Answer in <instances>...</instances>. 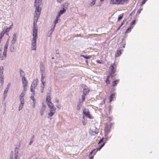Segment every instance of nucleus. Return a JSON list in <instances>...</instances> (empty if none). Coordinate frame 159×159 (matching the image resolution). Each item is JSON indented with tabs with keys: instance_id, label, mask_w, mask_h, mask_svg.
Here are the masks:
<instances>
[{
	"instance_id": "f257e3e1",
	"label": "nucleus",
	"mask_w": 159,
	"mask_h": 159,
	"mask_svg": "<svg viewBox=\"0 0 159 159\" xmlns=\"http://www.w3.org/2000/svg\"><path fill=\"white\" fill-rule=\"evenodd\" d=\"M35 23L33 22V26L32 30L33 38L31 40V48L32 50H35L36 48V40L38 38V28L35 26Z\"/></svg>"
},
{
	"instance_id": "f03ea898",
	"label": "nucleus",
	"mask_w": 159,
	"mask_h": 159,
	"mask_svg": "<svg viewBox=\"0 0 159 159\" xmlns=\"http://www.w3.org/2000/svg\"><path fill=\"white\" fill-rule=\"evenodd\" d=\"M109 69L111 72L110 74L109 75L107 76L106 80H109L110 78L112 79L113 77L116 69V65L114 63L111 64Z\"/></svg>"
},
{
	"instance_id": "7ed1b4c3",
	"label": "nucleus",
	"mask_w": 159,
	"mask_h": 159,
	"mask_svg": "<svg viewBox=\"0 0 159 159\" xmlns=\"http://www.w3.org/2000/svg\"><path fill=\"white\" fill-rule=\"evenodd\" d=\"M129 0H111L110 4L112 5L114 4H124L127 3Z\"/></svg>"
},
{
	"instance_id": "20e7f679",
	"label": "nucleus",
	"mask_w": 159,
	"mask_h": 159,
	"mask_svg": "<svg viewBox=\"0 0 159 159\" xmlns=\"http://www.w3.org/2000/svg\"><path fill=\"white\" fill-rule=\"evenodd\" d=\"M40 68L42 75L41 80H43L45 77V70L43 63L42 62L40 63Z\"/></svg>"
},
{
	"instance_id": "39448f33",
	"label": "nucleus",
	"mask_w": 159,
	"mask_h": 159,
	"mask_svg": "<svg viewBox=\"0 0 159 159\" xmlns=\"http://www.w3.org/2000/svg\"><path fill=\"white\" fill-rule=\"evenodd\" d=\"M42 2V0H35L34 4L35 10H38L39 11H41V8L39 6Z\"/></svg>"
},
{
	"instance_id": "423d86ee",
	"label": "nucleus",
	"mask_w": 159,
	"mask_h": 159,
	"mask_svg": "<svg viewBox=\"0 0 159 159\" xmlns=\"http://www.w3.org/2000/svg\"><path fill=\"white\" fill-rule=\"evenodd\" d=\"M41 11L38 10H35L34 17V22L36 23L40 14Z\"/></svg>"
},
{
	"instance_id": "0eeeda50",
	"label": "nucleus",
	"mask_w": 159,
	"mask_h": 159,
	"mask_svg": "<svg viewBox=\"0 0 159 159\" xmlns=\"http://www.w3.org/2000/svg\"><path fill=\"white\" fill-rule=\"evenodd\" d=\"M83 114L89 119H92L91 115L90 114L89 111L88 109L86 108H84L83 110Z\"/></svg>"
},
{
	"instance_id": "6e6552de",
	"label": "nucleus",
	"mask_w": 159,
	"mask_h": 159,
	"mask_svg": "<svg viewBox=\"0 0 159 159\" xmlns=\"http://www.w3.org/2000/svg\"><path fill=\"white\" fill-rule=\"evenodd\" d=\"M22 84L23 87V91L25 92L27 88L28 82L27 80H22Z\"/></svg>"
},
{
	"instance_id": "1a4fd4ad",
	"label": "nucleus",
	"mask_w": 159,
	"mask_h": 159,
	"mask_svg": "<svg viewBox=\"0 0 159 159\" xmlns=\"http://www.w3.org/2000/svg\"><path fill=\"white\" fill-rule=\"evenodd\" d=\"M19 73L20 77H21V80H26L25 77V74L24 71L20 68L19 69Z\"/></svg>"
},
{
	"instance_id": "9d476101",
	"label": "nucleus",
	"mask_w": 159,
	"mask_h": 159,
	"mask_svg": "<svg viewBox=\"0 0 159 159\" xmlns=\"http://www.w3.org/2000/svg\"><path fill=\"white\" fill-rule=\"evenodd\" d=\"M48 107L50 108V111L51 112H55L56 109L54 107V105L52 104V105H51L50 104H48Z\"/></svg>"
},
{
	"instance_id": "9b49d317",
	"label": "nucleus",
	"mask_w": 159,
	"mask_h": 159,
	"mask_svg": "<svg viewBox=\"0 0 159 159\" xmlns=\"http://www.w3.org/2000/svg\"><path fill=\"white\" fill-rule=\"evenodd\" d=\"M46 101L48 105V104L52 105V103L51 102V97L50 96L47 95V96Z\"/></svg>"
},
{
	"instance_id": "f8f14e48",
	"label": "nucleus",
	"mask_w": 159,
	"mask_h": 159,
	"mask_svg": "<svg viewBox=\"0 0 159 159\" xmlns=\"http://www.w3.org/2000/svg\"><path fill=\"white\" fill-rule=\"evenodd\" d=\"M25 92L23 91V92H22L20 95L19 97L20 101H25L24 97L25 95Z\"/></svg>"
},
{
	"instance_id": "ddd939ff",
	"label": "nucleus",
	"mask_w": 159,
	"mask_h": 159,
	"mask_svg": "<svg viewBox=\"0 0 159 159\" xmlns=\"http://www.w3.org/2000/svg\"><path fill=\"white\" fill-rule=\"evenodd\" d=\"M3 68L2 66L0 67V80H2L3 78Z\"/></svg>"
},
{
	"instance_id": "4468645a",
	"label": "nucleus",
	"mask_w": 159,
	"mask_h": 159,
	"mask_svg": "<svg viewBox=\"0 0 159 159\" xmlns=\"http://www.w3.org/2000/svg\"><path fill=\"white\" fill-rule=\"evenodd\" d=\"M115 94L116 93H113L109 96V100L110 102H111L112 101H113V99L115 97Z\"/></svg>"
},
{
	"instance_id": "2eb2a0df",
	"label": "nucleus",
	"mask_w": 159,
	"mask_h": 159,
	"mask_svg": "<svg viewBox=\"0 0 159 159\" xmlns=\"http://www.w3.org/2000/svg\"><path fill=\"white\" fill-rule=\"evenodd\" d=\"M20 103L19 105V111H20L21 110L23 107L25 103V101H20Z\"/></svg>"
},
{
	"instance_id": "dca6fc26",
	"label": "nucleus",
	"mask_w": 159,
	"mask_h": 159,
	"mask_svg": "<svg viewBox=\"0 0 159 159\" xmlns=\"http://www.w3.org/2000/svg\"><path fill=\"white\" fill-rule=\"evenodd\" d=\"M38 80H34L33 82L32 83L31 87V88H33L34 89H35L37 85V81Z\"/></svg>"
},
{
	"instance_id": "f3484780",
	"label": "nucleus",
	"mask_w": 159,
	"mask_h": 159,
	"mask_svg": "<svg viewBox=\"0 0 159 159\" xmlns=\"http://www.w3.org/2000/svg\"><path fill=\"white\" fill-rule=\"evenodd\" d=\"M66 11V10L62 8V9L61 10L59 11V14L57 16H58L60 17L61 15L63 14Z\"/></svg>"
},
{
	"instance_id": "a211bd4d",
	"label": "nucleus",
	"mask_w": 159,
	"mask_h": 159,
	"mask_svg": "<svg viewBox=\"0 0 159 159\" xmlns=\"http://www.w3.org/2000/svg\"><path fill=\"white\" fill-rule=\"evenodd\" d=\"M15 44H10L9 49L10 51L11 52H14L15 51Z\"/></svg>"
},
{
	"instance_id": "6ab92c4d",
	"label": "nucleus",
	"mask_w": 159,
	"mask_h": 159,
	"mask_svg": "<svg viewBox=\"0 0 159 159\" xmlns=\"http://www.w3.org/2000/svg\"><path fill=\"white\" fill-rule=\"evenodd\" d=\"M98 133V131L96 130L95 131L90 129L89 131V134L92 135H94Z\"/></svg>"
},
{
	"instance_id": "aec40b11",
	"label": "nucleus",
	"mask_w": 159,
	"mask_h": 159,
	"mask_svg": "<svg viewBox=\"0 0 159 159\" xmlns=\"http://www.w3.org/2000/svg\"><path fill=\"white\" fill-rule=\"evenodd\" d=\"M8 90V89H5L4 91L3 94V96H4V98H3V100L2 101L3 102L4 101L5 102V100L7 97V92Z\"/></svg>"
},
{
	"instance_id": "412c9836",
	"label": "nucleus",
	"mask_w": 159,
	"mask_h": 159,
	"mask_svg": "<svg viewBox=\"0 0 159 159\" xmlns=\"http://www.w3.org/2000/svg\"><path fill=\"white\" fill-rule=\"evenodd\" d=\"M81 87L83 89V91H86V90L89 89L88 87L85 84H82L81 85Z\"/></svg>"
},
{
	"instance_id": "4be33fe9",
	"label": "nucleus",
	"mask_w": 159,
	"mask_h": 159,
	"mask_svg": "<svg viewBox=\"0 0 159 159\" xmlns=\"http://www.w3.org/2000/svg\"><path fill=\"white\" fill-rule=\"evenodd\" d=\"M7 51H4L2 56L1 57V60H3L5 59L7 56Z\"/></svg>"
},
{
	"instance_id": "5701e85b",
	"label": "nucleus",
	"mask_w": 159,
	"mask_h": 159,
	"mask_svg": "<svg viewBox=\"0 0 159 159\" xmlns=\"http://www.w3.org/2000/svg\"><path fill=\"white\" fill-rule=\"evenodd\" d=\"M123 50H117V51L116 53L115 54V57H118L119 56H120L121 53V51Z\"/></svg>"
},
{
	"instance_id": "b1692460",
	"label": "nucleus",
	"mask_w": 159,
	"mask_h": 159,
	"mask_svg": "<svg viewBox=\"0 0 159 159\" xmlns=\"http://www.w3.org/2000/svg\"><path fill=\"white\" fill-rule=\"evenodd\" d=\"M119 80H114L112 82V87H114L119 82Z\"/></svg>"
},
{
	"instance_id": "393cba45",
	"label": "nucleus",
	"mask_w": 159,
	"mask_h": 159,
	"mask_svg": "<svg viewBox=\"0 0 159 159\" xmlns=\"http://www.w3.org/2000/svg\"><path fill=\"white\" fill-rule=\"evenodd\" d=\"M60 17V16H57L55 20L54 21V25H56V24L58 22V21L60 20L59 19V18Z\"/></svg>"
},
{
	"instance_id": "a878e982",
	"label": "nucleus",
	"mask_w": 159,
	"mask_h": 159,
	"mask_svg": "<svg viewBox=\"0 0 159 159\" xmlns=\"http://www.w3.org/2000/svg\"><path fill=\"white\" fill-rule=\"evenodd\" d=\"M69 4L68 3H65L62 6H63V8H64L65 10H66L67 8V7L68 6Z\"/></svg>"
},
{
	"instance_id": "bb28decb",
	"label": "nucleus",
	"mask_w": 159,
	"mask_h": 159,
	"mask_svg": "<svg viewBox=\"0 0 159 159\" xmlns=\"http://www.w3.org/2000/svg\"><path fill=\"white\" fill-rule=\"evenodd\" d=\"M10 29H9V28H8L7 26H5L4 27V31L6 33V32H8L10 30Z\"/></svg>"
},
{
	"instance_id": "cd10ccee",
	"label": "nucleus",
	"mask_w": 159,
	"mask_h": 159,
	"mask_svg": "<svg viewBox=\"0 0 159 159\" xmlns=\"http://www.w3.org/2000/svg\"><path fill=\"white\" fill-rule=\"evenodd\" d=\"M90 92V90L88 89L86 90V91H83L82 93L84 95H87L88 94H89Z\"/></svg>"
},
{
	"instance_id": "c85d7f7f",
	"label": "nucleus",
	"mask_w": 159,
	"mask_h": 159,
	"mask_svg": "<svg viewBox=\"0 0 159 159\" xmlns=\"http://www.w3.org/2000/svg\"><path fill=\"white\" fill-rule=\"evenodd\" d=\"M56 25H52L51 27L50 30V32L51 33H52L53 31H54V28L55 27Z\"/></svg>"
},
{
	"instance_id": "c756f323",
	"label": "nucleus",
	"mask_w": 159,
	"mask_h": 159,
	"mask_svg": "<svg viewBox=\"0 0 159 159\" xmlns=\"http://www.w3.org/2000/svg\"><path fill=\"white\" fill-rule=\"evenodd\" d=\"M35 96V93H32L31 94V96L30 97V98L31 100H32L34 101H35V100L34 98V96Z\"/></svg>"
},
{
	"instance_id": "7c9ffc66",
	"label": "nucleus",
	"mask_w": 159,
	"mask_h": 159,
	"mask_svg": "<svg viewBox=\"0 0 159 159\" xmlns=\"http://www.w3.org/2000/svg\"><path fill=\"white\" fill-rule=\"evenodd\" d=\"M123 14H120L119 16H118L117 21H119L121 20L123 18Z\"/></svg>"
},
{
	"instance_id": "2f4dec72",
	"label": "nucleus",
	"mask_w": 159,
	"mask_h": 159,
	"mask_svg": "<svg viewBox=\"0 0 159 159\" xmlns=\"http://www.w3.org/2000/svg\"><path fill=\"white\" fill-rule=\"evenodd\" d=\"M8 47V43L7 41L6 45L4 46V51H7V49Z\"/></svg>"
},
{
	"instance_id": "473e14b6",
	"label": "nucleus",
	"mask_w": 159,
	"mask_h": 159,
	"mask_svg": "<svg viewBox=\"0 0 159 159\" xmlns=\"http://www.w3.org/2000/svg\"><path fill=\"white\" fill-rule=\"evenodd\" d=\"M44 107L43 108H41L40 110V113L41 116H42L44 113V111H45Z\"/></svg>"
},
{
	"instance_id": "72a5a7b5",
	"label": "nucleus",
	"mask_w": 159,
	"mask_h": 159,
	"mask_svg": "<svg viewBox=\"0 0 159 159\" xmlns=\"http://www.w3.org/2000/svg\"><path fill=\"white\" fill-rule=\"evenodd\" d=\"M81 56L84 57L85 59H90L91 57V56L90 55H82Z\"/></svg>"
},
{
	"instance_id": "f704fd0d",
	"label": "nucleus",
	"mask_w": 159,
	"mask_h": 159,
	"mask_svg": "<svg viewBox=\"0 0 159 159\" xmlns=\"http://www.w3.org/2000/svg\"><path fill=\"white\" fill-rule=\"evenodd\" d=\"M96 1V0H92V2L91 3H90L89 5L91 7L93 6L95 4Z\"/></svg>"
},
{
	"instance_id": "c9c22d12",
	"label": "nucleus",
	"mask_w": 159,
	"mask_h": 159,
	"mask_svg": "<svg viewBox=\"0 0 159 159\" xmlns=\"http://www.w3.org/2000/svg\"><path fill=\"white\" fill-rule=\"evenodd\" d=\"M18 152L19 151L18 150H15V157H17L18 156Z\"/></svg>"
},
{
	"instance_id": "e433bc0d",
	"label": "nucleus",
	"mask_w": 159,
	"mask_h": 159,
	"mask_svg": "<svg viewBox=\"0 0 159 159\" xmlns=\"http://www.w3.org/2000/svg\"><path fill=\"white\" fill-rule=\"evenodd\" d=\"M43 80H41L43 85L42 86L41 92H43V91L44 88V84L45 82L43 81Z\"/></svg>"
},
{
	"instance_id": "4c0bfd02",
	"label": "nucleus",
	"mask_w": 159,
	"mask_h": 159,
	"mask_svg": "<svg viewBox=\"0 0 159 159\" xmlns=\"http://www.w3.org/2000/svg\"><path fill=\"white\" fill-rule=\"evenodd\" d=\"M82 106V105L78 103V104L77 105V109L78 110H80Z\"/></svg>"
},
{
	"instance_id": "58836bf2",
	"label": "nucleus",
	"mask_w": 159,
	"mask_h": 159,
	"mask_svg": "<svg viewBox=\"0 0 159 159\" xmlns=\"http://www.w3.org/2000/svg\"><path fill=\"white\" fill-rule=\"evenodd\" d=\"M54 113L55 112H53L50 111V112L48 113V115L49 116L52 117L53 116Z\"/></svg>"
},
{
	"instance_id": "ea45409f",
	"label": "nucleus",
	"mask_w": 159,
	"mask_h": 159,
	"mask_svg": "<svg viewBox=\"0 0 159 159\" xmlns=\"http://www.w3.org/2000/svg\"><path fill=\"white\" fill-rule=\"evenodd\" d=\"M5 33H6L4 31V30H3V31L0 34V37L2 39Z\"/></svg>"
},
{
	"instance_id": "a19ab883",
	"label": "nucleus",
	"mask_w": 159,
	"mask_h": 159,
	"mask_svg": "<svg viewBox=\"0 0 159 159\" xmlns=\"http://www.w3.org/2000/svg\"><path fill=\"white\" fill-rule=\"evenodd\" d=\"M13 40H16V33H14L12 38Z\"/></svg>"
},
{
	"instance_id": "79ce46f5",
	"label": "nucleus",
	"mask_w": 159,
	"mask_h": 159,
	"mask_svg": "<svg viewBox=\"0 0 159 159\" xmlns=\"http://www.w3.org/2000/svg\"><path fill=\"white\" fill-rule=\"evenodd\" d=\"M132 27H130L129 28H128L126 31L125 33H128L129 32H130V31L131 30L132 28Z\"/></svg>"
},
{
	"instance_id": "37998d69",
	"label": "nucleus",
	"mask_w": 159,
	"mask_h": 159,
	"mask_svg": "<svg viewBox=\"0 0 159 159\" xmlns=\"http://www.w3.org/2000/svg\"><path fill=\"white\" fill-rule=\"evenodd\" d=\"M4 83L3 80H0V88L2 87V84Z\"/></svg>"
},
{
	"instance_id": "c03bdc74",
	"label": "nucleus",
	"mask_w": 159,
	"mask_h": 159,
	"mask_svg": "<svg viewBox=\"0 0 159 159\" xmlns=\"http://www.w3.org/2000/svg\"><path fill=\"white\" fill-rule=\"evenodd\" d=\"M147 0H142V2L141 3V5L142 6L143 5L145 2L147 1Z\"/></svg>"
},
{
	"instance_id": "a18cd8bd",
	"label": "nucleus",
	"mask_w": 159,
	"mask_h": 159,
	"mask_svg": "<svg viewBox=\"0 0 159 159\" xmlns=\"http://www.w3.org/2000/svg\"><path fill=\"white\" fill-rule=\"evenodd\" d=\"M16 40L12 39L11 41V44H15Z\"/></svg>"
},
{
	"instance_id": "49530a36",
	"label": "nucleus",
	"mask_w": 159,
	"mask_h": 159,
	"mask_svg": "<svg viewBox=\"0 0 159 159\" xmlns=\"http://www.w3.org/2000/svg\"><path fill=\"white\" fill-rule=\"evenodd\" d=\"M86 95H84V94H83L82 95V100L83 101H84L85 100V96H86Z\"/></svg>"
},
{
	"instance_id": "de8ad7c7",
	"label": "nucleus",
	"mask_w": 159,
	"mask_h": 159,
	"mask_svg": "<svg viewBox=\"0 0 159 159\" xmlns=\"http://www.w3.org/2000/svg\"><path fill=\"white\" fill-rule=\"evenodd\" d=\"M136 20H134L133 21L130 23V25H134L135 23Z\"/></svg>"
},
{
	"instance_id": "09e8293b",
	"label": "nucleus",
	"mask_w": 159,
	"mask_h": 159,
	"mask_svg": "<svg viewBox=\"0 0 159 159\" xmlns=\"http://www.w3.org/2000/svg\"><path fill=\"white\" fill-rule=\"evenodd\" d=\"M10 86H11V83H8L7 86V87L6 89H9V88H10Z\"/></svg>"
},
{
	"instance_id": "8fccbe9b",
	"label": "nucleus",
	"mask_w": 159,
	"mask_h": 159,
	"mask_svg": "<svg viewBox=\"0 0 159 159\" xmlns=\"http://www.w3.org/2000/svg\"><path fill=\"white\" fill-rule=\"evenodd\" d=\"M111 136H110V137H105V140L106 142H107V141H108L109 139H110V138H111Z\"/></svg>"
},
{
	"instance_id": "3c124183",
	"label": "nucleus",
	"mask_w": 159,
	"mask_h": 159,
	"mask_svg": "<svg viewBox=\"0 0 159 159\" xmlns=\"http://www.w3.org/2000/svg\"><path fill=\"white\" fill-rule=\"evenodd\" d=\"M104 139V138H102V139H101L98 142V144H100L102 142H103V139Z\"/></svg>"
},
{
	"instance_id": "603ef678",
	"label": "nucleus",
	"mask_w": 159,
	"mask_h": 159,
	"mask_svg": "<svg viewBox=\"0 0 159 159\" xmlns=\"http://www.w3.org/2000/svg\"><path fill=\"white\" fill-rule=\"evenodd\" d=\"M96 62L97 63L101 64L102 63V60H98L96 61Z\"/></svg>"
},
{
	"instance_id": "864d4df0",
	"label": "nucleus",
	"mask_w": 159,
	"mask_h": 159,
	"mask_svg": "<svg viewBox=\"0 0 159 159\" xmlns=\"http://www.w3.org/2000/svg\"><path fill=\"white\" fill-rule=\"evenodd\" d=\"M34 88H31H31H30V91L31 92L33 93H35V91H34Z\"/></svg>"
},
{
	"instance_id": "5fc2aeb1",
	"label": "nucleus",
	"mask_w": 159,
	"mask_h": 159,
	"mask_svg": "<svg viewBox=\"0 0 159 159\" xmlns=\"http://www.w3.org/2000/svg\"><path fill=\"white\" fill-rule=\"evenodd\" d=\"M106 142H104L100 147L102 148L105 145Z\"/></svg>"
},
{
	"instance_id": "6e6d98bb",
	"label": "nucleus",
	"mask_w": 159,
	"mask_h": 159,
	"mask_svg": "<svg viewBox=\"0 0 159 159\" xmlns=\"http://www.w3.org/2000/svg\"><path fill=\"white\" fill-rule=\"evenodd\" d=\"M106 142H104L100 147L102 148L105 145Z\"/></svg>"
},
{
	"instance_id": "4d7b16f0",
	"label": "nucleus",
	"mask_w": 159,
	"mask_h": 159,
	"mask_svg": "<svg viewBox=\"0 0 159 159\" xmlns=\"http://www.w3.org/2000/svg\"><path fill=\"white\" fill-rule=\"evenodd\" d=\"M106 142H104L100 147L102 148L105 145Z\"/></svg>"
},
{
	"instance_id": "13d9d810",
	"label": "nucleus",
	"mask_w": 159,
	"mask_h": 159,
	"mask_svg": "<svg viewBox=\"0 0 159 159\" xmlns=\"http://www.w3.org/2000/svg\"><path fill=\"white\" fill-rule=\"evenodd\" d=\"M126 21V19H125V20H124L123 22H122V23H121V25H120V26H122L123 25H124V23Z\"/></svg>"
},
{
	"instance_id": "bf43d9fd",
	"label": "nucleus",
	"mask_w": 159,
	"mask_h": 159,
	"mask_svg": "<svg viewBox=\"0 0 159 159\" xmlns=\"http://www.w3.org/2000/svg\"><path fill=\"white\" fill-rule=\"evenodd\" d=\"M105 82L107 84H109L110 83V80H105Z\"/></svg>"
},
{
	"instance_id": "052dcab7",
	"label": "nucleus",
	"mask_w": 159,
	"mask_h": 159,
	"mask_svg": "<svg viewBox=\"0 0 159 159\" xmlns=\"http://www.w3.org/2000/svg\"><path fill=\"white\" fill-rule=\"evenodd\" d=\"M93 150H94V151H93V155H95L96 154V152H97L98 151H97V150H96L95 149H93Z\"/></svg>"
},
{
	"instance_id": "680f3d73",
	"label": "nucleus",
	"mask_w": 159,
	"mask_h": 159,
	"mask_svg": "<svg viewBox=\"0 0 159 159\" xmlns=\"http://www.w3.org/2000/svg\"><path fill=\"white\" fill-rule=\"evenodd\" d=\"M20 144L19 143V146L18 147L17 146L15 148V150H17L18 151V150H19V147H20Z\"/></svg>"
},
{
	"instance_id": "e2e57ef3",
	"label": "nucleus",
	"mask_w": 159,
	"mask_h": 159,
	"mask_svg": "<svg viewBox=\"0 0 159 159\" xmlns=\"http://www.w3.org/2000/svg\"><path fill=\"white\" fill-rule=\"evenodd\" d=\"M35 101L33 102V108L35 107Z\"/></svg>"
},
{
	"instance_id": "0e129e2a",
	"label": "nucleus",
	"mask_w": 159,
	"mask_h": 159,
	"mask_svg": "<svg viewBox=\"0 0 159 159\" xmlns=\"http://www.w3.org/2000/svg\"><path fill=\"white\" fill-rule=\"evenodd\" d=\"M94 151V150H93L92 151L90 152V153H89V156H91V155L93 153V151Z\"/></svg>"
},
{
	"instance_id": "69168bd1",
	"label": "nucleus",
	"mask_w": 159,
	"mask_h": 159,
	"mask_svg": "<svg viewBox=\"0 0 159 159\" xmlns=\"http://www.w3.org/2000/svg\"><path fill=\"white\" fill-rule=\"evenodd\" d=\"M89 159H93L94 158V155H91L89 156Z\"/></svg>"
},
{
	"instance_id": "338daca9",
	"label": "nucleus",
	"mask_w": 159,
	"mask_h": 159,
	"mask_svg": "<svg viewBox=\"0 0 159 159\" xmlns=\"http://www.w3.org/2000/svg\"><path fill=\"white\" fill-rule=\"evenodd\" d=\"M84 101H83V100H80L79 103L81 104L82 105L83 102H84Z\"/></svg>"
},
{
	"instance_id": "774afa93",
	"label": "nucleus",
	"mask_w": 159,
	"mask_h": 159,
	"mask_svg": "<svg viewBox=\"0 0 159 159\" xmlns=\"http://www.w3.org/2000/svg\"><path fill=\"white\" fill-rule=\"evenodd\" d=\"M56 107L57 108H58V109H60L61 107V106L60 105L58 104L56 106Z\"/></svg>"
}]
</instances>
